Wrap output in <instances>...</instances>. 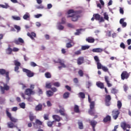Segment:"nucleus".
I'll return each mask as SVG.
<instances>
[{
	"label": "nucleus",
	"instance_id": "obj_1",
	"mask_svg": "<svg viewBox=\"0 0 131 131\" xmlns=\"http://www.w3.org/2000/svg\"><path fill=\"white\" fill-rule=\"evenodd\" d=\"M81 13V11H74L73 9H70L68 11L67 14V18H72V21L73 22H76L78 21V18H80V14Z\"/></svg>",
	"mask_w": 131,
	"mask_h": 131
},
{
	"label": "nucleus",
	"instance_id": "obj_2",
	"mask_svg": "<svg viewBox=\"0 0 131 131\" xmlns=\"http://www.w3.org/2000/svg\"><path fill=\"white\" fill-rule=\"evenodd\" d=\"M34 94H35V92H34V91L32 90V89H30V88H28L25 90V94L23 93H20V96L22 97V98H23L24 100H25V99H26V97H25V95L30 97L31 95H34Z\"/></svg>",
	"mask_w": 131,
	"mask_h": 131
},
{
	"label": "nucleus",
	"instance_id": "obj_3",
	"mask_svg": "<svg viewBox=\"0 0 131 131\" xmlns=\"http://www.w3.org/2000/svg\"><path fill=\"white\" fill-rule=\"evenodd\" d=\"M10 72L7 71L6 70L3 69H0V74L1 75H6V81L9 82L10 81V76H9Z\"/></svg>",
	"mask_w": 131,
	"mask_h": 131
},
{
	"label": "nucleus",
	"instance_id": "obj_4",
	"mask_svg": "<svg viewBox=\"0 0 131 131\" xmlns=\"http://www.w3.org/2000/svg\"><path fill=\"white\" fill-rule=\"evenodd\" d=\"M90 109L89 110V114L90 115H91V116H95V105L94 102H92L91 104L90 105Z\"/></svg>",
	"mask_w": 131,
	"mask_h": 131
},
{
	"label": "nucleus",
	"instance_id": "obj_5",
	"mask_svg": "<svg viewBox=\"0 0 131 131\" xmlns=\"http://www.w3.org/2000/svg\"><path fill=\"white\" fill-rule=\"evenodd\" d=\"M13 63L15 66L14 67V71L15 72H17V73H19V72H20V71H19V67H20V66H21V63H20V62H19L17 60H15L13 61Z\"/></svg>",
	"mask_w": 131,
	"mask_h": 131
},
{
	"label": "nucleus",
	"instance_id": "obj_6",
	"mask_svg": "<svg viewBox=\"0 0 131 131\" xmlns=\"http://www.w3.org/2000/svg\"><path fill=\"white\" fill-rule=\"evenodd\" d=\"M23 72H25V73H26L28 77H33V76H34V73L27 69L23 68Z\"/></svg>",
	"mask_w": 131,
	"mask_h": 131
},
{
	"label": "nucleus",
	"instance_id": "obj_7",
	"mask_svg": "<svg viewBox=\"0 0 131 131\" xmlns=\"http://www.w3.org/2000/svg\"><path fill=\"white\" fill-rule=\"evenodd\" d=\"M119 114H120V112L119 111L117 110H114L112 112V116L115 120H116L117 118H118V116H119Z\"/></svg>",
	"mask_w": 131,
	"mask_h": 131
},
{
	"label": "nucleus",
	"instance_id": "obj_8",
	"mask_svg": "<svg viewBox=\"0 0 131 131\" xmlns=\"http://www.w3.org/2000/svg\"><path fill=\"white\" fill-rule=\"evenodd\" d=\"M0 89L2 95H4L5 93V91H8L10 90V86L8 85L7 84H4V86H1Z\"/></svg>",
	"mask_w": 131,
	"mask_h": 131
},
{
	"label": "nucleus",
	"instance_id": "obj_9",
	"mask_svg": "<svg viewBox=\"0 0 131 131\" xmlns=\"http://www.w3.org/2000/svg\"><path fill=\"white\" fill-rule=\"evenodd\" d=\"M40 125H42V122H41L39 119H36L35 121V123H34V127L36 129L38 128H40Z\"/></svg>",
	"mask_w": 131,
	"mask_h": 131
},
{
	"label": "nucleus",
	"instance_id": "obj_10",
	"mask_svg": "<svg viewBox=\"0 0 131 131\" xmlns=\"http://www.w3.org/2000/svg\"><path fill=\"white\" fill-rule=\"evenodd\" d=\"M129 77V73H127L126 71H123L121 74V78L122 80H124V79H127Z\"/></svg>",
	"mask_w": 131,
	"mask_h": 131
},
{
	"label": "nucleus",
	"instance_id": "obj_11",
	"mask_svg": "<svg viewBox=\"0 0 131 131\" xmlns=\"http://www.w3.org/2000/svg\"><path fill=\"white\" fill-rule=\"evenodd\" d=\"M102 122L103 123H109L111 122V116L107 115L103 119Z\"/></svg>",
	"mask_w": 131,
	"mask_h": 131
},
{
	"label": "nucleus",
	"instance_id": "obj_12",
	"mask_svg": "<svg viewBox=\"0 0 131 131\" xmlns=\"http://www.w3.org/2000/svg\"><path fill=\"white\" fill-rule=\"evenodd\" d=\"M110 101H111V96L107 95L105 96V105L106 106H110Z\"/></svg>",
	"mask_w": 131,
	"mask_h": 131
},
{
	"label": "nucleus",
	"instance_id": "obj_13",
	"mask_svg": "<svg viewBox=\"0 0 131 131\" xmlns=\"http://www.w3.org/2000/svg\"><path fill=\"white\" fill-rule=\"evenodd\" d=\"M54 63L60 64V65L63 67V68H66V65H65V63H64V61L58 59L57 61L54 60Z\"/></svg>",
	"mask_w": 131,
	"mask_h": 131
},
{
	"label": "nucleus",
	"instance_id": "obj_14",
	"mask_svg": "<svg viewBox=\"0 0 131 131\" xmlns=\"http://www.w3.org/2000/svg\"><path fill=\"white\" fill-rule=\"evenodd\" d=\"M104 81L106 82L108 88H111L112 86V84L110 83V80H109V77L107 76H104Z\"/></svg>",
	"mask_w": 131,
	"mask_h": 131
},
{
	"label": "nucleus",
	"instance_id": "obj_15",
	"mask_svg": "<svg viewBox=\"0 0 131 131\" xmlns=\"http://www.w3.org/2000/svg\"><path fill=\"white\" fill-rule=\"evenodd\" d=\"M84 62V58L82 56H80L77 59V63L78 65H81V64H83Z\"/></svg>",
	"mask_w": 131,
	"mask_h": 131
},
{
	"label": "nucleus",
	"instance_id": "obj_16",
	"mask_svg": "<svg viewBox=\"0 0 131 131\" xmlns=\"http://www.w3.org/2000/svg\"><path fill=\"white\" fill-rule=\"evenodd\" d=\"M15 45H20V43H24V40L22 38H18V39H15L14 41Z\"/></svg>",
	"mask_w": 131,
	"mask_h": 131
},
{
	"label": "nucleus",
	"instance_id": "obj_17",
	"mask_svg": "<svg viewBox=\"0 0 131 131\" xmlns=\"http://www.w3.org/2000/svg\"><path fill=\"white\" fill-rule=\"evenodd\" d=\"M52 118L55 120V121H57V122H59V121H61V118L59 116L57 115H53L52 116Z\"/></svg>",
	"mask_w": 131,
	"mask_h": 131
},
{
	"label": "nucleus",
	"instance_id": "obj_18",
	"mask_svg": "<svg viewBox=\"0 0 131 131\" xmlns=\"http://www.w3.org/2000/svg\"><path fill=\"white\" fill-rule=\"evenodd\" d=\"M96 85L98 86V88H99V89H101V90H103V89H104V83L101 82V81H98L96 82Z\"/></svg>",
	"mask_w": 131,
	"mask_h": 131
},
{
	"label": "nucleus",
	"instance_id": "obj_19",
	"mask_svg": "<svg viewBox=\"0 0 131 131\" xmlns=\"http://www.w3.org/2000/svg\"><path fill=\"white\" fill-rule=\"evenodd\" d=\"M35 111H41L42 110V104L41 103H39L35 106Z\"/></svg>",
	"mask_w": 131,
	"mask_h": 131
},
{
	"label": "nucleus",
	"instance_id": "obj_20",
	"mask_svg": "<svg viewBox=\"0 0 131 131\" xmlns=\"http://www.w3.org/2000/svg\"><path fill=\"white\" fill-rule=\"evenodd\" d=\"M103 51L104 50H103V49L100 48H94L92 50V52H93V53H102Z\"/></svg>",
	"mask_w": 131,
	"mask_h": 131
},
{
	"label": "nucleus",
	"instance_id": "obj_21",
	"mask_svg": "<svg viewBox=\"0 0 131 131\" xmlns=\"http://www.w3.org/2000/svg\"><path fill=\"white\" fill-rule=\"evenodd\" d=\"M27 35L28 36L30 37L31 39H34V37H36V34H35V33L34 32H32L31 33H28Z\"/></svg>",
	"mask_w": 131,
	"mask_h": 131
},
{
	"label": "nucleus",
	"instance_id": "obj_22",
	"mask_svg": "<svg viewBox=\"0 0 131 131\" xmlns=\"http://www.w3.org/2000/svg\"><path fill=\"white\" fill-rule=\"evenodd\" d=\"M120 24H121L122 27H123V28H124V27H126V25H127L126 23L124 22V18L120 19Z\"/></svg>",
	"mask_w": 131,
	"mask_h": 131
},
{
	"label": "nucleus",
	"instance_id": "obj_23",
	"mask_svg": "<svg viewBox=\"0 0 131 131\" xmlns=\"http://www.w3.org/2000/svg\"><path fill=\"white\" fill-rule=\"evenodd\" d=\"M86 41H88V42H89L90 43H93L95 42V38L89 37L86 39Z\"/></svg>",
	"mask_w": 131,
	"mask_h": 131
},
{
	"label": "nucleus",
	"instance_id": "obj_24",
	"mask_svg": "<svg viewBox=\"0 0 131 131\" xmlns=\"http://www.w3.org/2000/svg\"><path fill=\"white\" fill-rule=\"evenodd\" d=\"M59 112L62 116H65V117H67L68 115L67 114L65 113V110H64V108H62L61 110H59Z\"/></svg>",
	"mask_w": 131,
	"mask_h": 131
},
{
	"label": "nucleus",
	"instance_id": "obj_25",
	"mask_svg": "<svg viewBox=\"0 0 131 131\" xmlns=\"http://www.w3.org/2000/svg\"><path fill=\"white\" fill-rule=\"evenodd\" d=\"M89 123H90V125H91V126H92V127L93 128L96 127V125H97V123H98L97 121L95 120L90 121Z\"/></svg>",
	"mask_w": 131,
	"mask_h": 131
},
{
	"label": "nucleus",
	"instance_id": "obj_26",
	"mask_svg": "<svg viewBox=\"0 0 131 131\" xmlns=\"http://www.w3.org/2000/svg\"><path fill=\"white\" fill-rule=\"evenodd\" d=\"M30 18V14L28 12H26V14L23 16V19L24 20H28Z\"/></svg>",
	"mask_w": 131,
	"mask_h": 131
},
{
	"label": "nucleus",
	"instance_id": "obj_27",
	"mask_svg": "<svg viewBox=\"0 0 131 131\" xmlns=\"http://www.w3.org/2000/svg\"><path fill=\"white\" fill-rule=\"evenodd\" d=\"M10 7V6L8 3H5V5L0 4V8H3V9H8Z\"/></svg>",
	"mask_w": 131,
	"mask_h": 131
},
{
	"label": "nucleus",
	"instance_id": "obj_28",
	"mask_svg": "<svg viewBox=\"0 0 131 131\" xmlns=\"http://www.w3.org/2000/svg\"><path fill=\"white\" fill-rule=\"evenodd\" d=\"M93 17H94L95 20H97V21H100V18L101 17V15H100V14L98 13H96L93 15Z\"/></svg>",
	"mask_w": 131,
	"mask_h": 131
},
{
	"label": "nucleus",
	"instance_id": "obj_29",
	"mask_svg": "<svg viewBox=\"0 0 131 131\" xmlns=\"http://www.w3.org/2000/svg\"><path fill=\"white\" fill-rule=\"evenodd\" d=\"M74 111L75 112V113H79V106H78L77 105H75Z\"/></svg>",
	"mask_w": 131,
	"mask_h": 131
},
{
	"label": "nucleus",
	"instance_id": "obj_30",
	"mask_svg": "<svg viewBox=\"0 0 131 131\" xmlns=\"http://www.w3.org/2000/svg\"><path fill=\"white\" fill-rule=\"evenodd\" d=\"M79 98L81 99H84L85 98V94L83 92H80L78 94Z\"/></svg>",
	"mask_w": 131,
	"mask_h": 131
},
{
	"label": "nucleus",
	"instance_id": "obj_31",
	"mask_svg": "<svg viewBox=\"0 0 131 131\" xmlns=\"http://www.w3.org/2000/svg\"><path fill=\"white\" fill-rule=\"evenodd\" d=\"M7 124L9 128H13V127H16V125H15L14 123L12 122H9L7 123Z\"/></svg>",
	"mask_w": 131,
	"mask_h": 131
},
{
	"label": "nucleus",
	"instance_id": "obj_32",
	"mask_svg": "<svg viewBox=\"0 0 131 131\" xmlns=\"http://www.w3.org/2000/svg\"><path fill=\"white\" fill-rule=\"evenodd\" d=\"M126 123L125 122H122L121 123V127L124 129V130H125L126 129Z\"/></svg>",
	"mask_w": 131,
	"mask_h": 131
},
{
	"label": "nucleus",
	"instance_id": "obj_33",
	"mask_svg": "<svg viewBox=\"0 0 131 131\" xmlns=\"http://www.w3.org/2000/svg\"><path fill=\"white\" fill-rule=\"evenodd\" d=\"M90 46H82L81 51H85V50H89Z\"/></svg>",
	"mask_w": 131,
	"mask_h": 131
},
{
	"label": "nucleus",
	"instance_id": "obj_34",
	"mask_svg": "<svg viewBox=\"0 0 131 131\" xmlns=\"http://www.w3.org/2000/svg\"><path fill=\"white\" fill-rule=\"evenodd\" d=\"M69 95H70V93H69V92L64 93L63 95V99H68V98H69Z\"/></svg>",
	"mask_w": 131,
	"mask_h": 131
},
{
	"label": "nucleus",
	"instance_id": "obj_35",
	"mask_svg": "<svg viewBox=\"0 0 131 131\" xmlns=\"http://www.w3.org/2000/svg\"><path fill=\"white\" fill-rule=\"evenodd\" d=\"M117 107L118 109H121V107H122V103L120 100L117 101Z\"/></svg>",
	"mask_w": 131,
	"mask_h": 131
},
{
	"label": "nucleus",
	"instance_id": "obj_36",
	"mask_svg": "<svg viewBox=\"0 0 131 131\" xmlns=\"http://www.w3.org/2000/svg\"><path fill=\"white\" fill-rule=\"evenodd\" d=\"M45 77H46V78H51L52 77V75L51 74V73L50 72H46L45 74Z\"/></svg>",
	"mask_w": 131,
	"mask_h": 131
},
{
	"label": "nucleus",
	"instance_id": "obj_37",
	"mask_svg": "<svg viewBox=\"0 0 131 131\" xmlns=\"http://www.w3.org/2000/svg\"><path fill=\"white\" fill-rule=\"evenodd\" d=\"M47 95L48 97H52L54 95V93L51 91H47Z\"/></svg>",
	"mask_w": 131,
	"mask_h": 131
},
{
	"label": "nucleus",
	"instance_id": "obj_38",
	"mask_svg": "<svg viewBox=\"0 0 131 131\" xmlns=\"http://www.w3.org/2000/svg\"><path fill=\"white\" fill-rule=\"evenodd\" d=\"M78 124L79 129H83V124L82 122H78Z\"/></svg>",
	"mask_w": 131,
	"mask_h": 131
},
{
	"label": "nucleus",
	"instance_id": "obj_39",
	"mask_svg": "<svg viewBox=\"0 0 131 131\" xmlns=\"http://www.w3.org/2000/svg\"><path fill=\"white\" fill-rule=\"evenodd\" d=\"M54 122H55V121H48L47 122V125L49 127H52L53 126V124H54Z\"/></svg>",
	"mask_w": 131,
	"mask_h": 131
},
{
	"label": "nucleus",
	"instance_id": "obj_40",
	"mask_svg": "<svg viewBox=\"0 0 131 131\" xmlns=\"http://www.w3.org/2000/svg\"><path fill=\"white\" fill-rule=\"evenodd\" d=\"M72 42V41H71V42L67 43L66 44V48L67 49H70V48H72L73 47V45L71 44Z\"/></svg>",
	"mask_w": 131,
	"mask_h": 131
},
{
	"label": "nucleus",
	"instance_id": "obj_41",
	"mask_svg": "<svg viewBox=\"0 0 131 131\" xmlns=\"http://www.w3.org/2000/svg\"><path fill=\"white\" fill-rule=\"evenodd\" d=\"M12 18L13 20H16L17 21L21 20V17H20L19 16H12Z\"/></svg>",
	"mask_w": 131,
	"mask_h": 131
},
{
	"label": "nucleus",
	"instance_id": "obj_42",
	"mask_svg": "<svg viewBox=\"0 0 131 131\" xmlns=\"http://www.w3.org/2000/svg\"><path fill=\"white\" fill-rule=\"evenodd\" d=\"M101 69L103 70V71H104V72H109V69H108V68L106 67H104L103 66L101 68Z\"/></svg>",
	"mask_w": 131,
	"mask_h": 131
},
{
	"label": "nucleus",
	"instance_id": "obj_43",
	"mask_svg": "<svg viewBox=\"0 0 131 131\" xmlns=\"http://www.w3.org/2000/svg\"><path fill=\"white\" fill-rule=\"evenodd\" d=\"M97 65V69H102V67H103V66H102V64H101V62H98L96 63Z\"/></svg>",
	"mask_w": 131,
	"mask_h": 131
},
{
	"label": "nucleus",
	"instance_id": "obj_44",
	"mask_svg": "<svg viewBox=\"0 0 131 131\" xmlns=\"http://www.w3.org/2000/svg\"><path fill=\"white\" fill-rule=\"evenodd\" d=\"M78 73L80 77H82V76H83V71L82 70H79Z\"/></svg>",
	"mask_w": 131,
	"mask_h": 131
},
{
	"label": "nucleus",
	"instance_id": "obj_45",
	"mask_svg": "<svg viewBox=\"0 0 131 131\" xmlns=\"http://www.w3.org/2000/svg\"><path fill=\"white\" fill-rule=\"evenodd\" d=\"M118 92V91L115 89V88H112V90H111V93L112 94H117V92Z\"/></svg>",
	"mask_w": 131,
	"mask_h": 131
},
{
	"label": "nucleus",
	"instance_id": "obj_46",
	"mask_svg": "<svg viewBox=\"0 0 131 131\" xmlns=\"http://www.w3.org/2000/svg\"><path fill=\"white\" fill-rule=\"evenodd\" d=\"M19 106L20 107V108H22V109H25V103L24 102H22L19 104Z\"/></svg>",
	"mask_w": 131,
	"mask_h": 131
},
{
	"label": "nucleus",
	"instance_id": "obj_47",
	"mask_svg": "<svg viewBox=\"0 0 131 131\" xmlns=\"http://www.w3.org/2000/svg\"><path fill=\"white\" fill-rule=\"evenodd\" d=\"M7 51L8 52V55H11V54H12V52H13V49H12V48L9 47L7 49Z\"/></svg>",
	"mask_w": 131,
	"mask_h": 131
},
{
	"label": "nucleus",
	"instance_id": "obj_48",
	"mask_svg": "<svg viewBox=\"0 0 131 131\" xmlns=\"http://www.w3.org/2000/svg\"><path fill=\"white\" fill-rule=\"evenodd\" d=\"M53 85L54 86H56V88H59V86H60V85H61V84H60V83L59 82H56L53 83Z\"/></svg>",
	"mask_w": 131,
	"mask_h": 131
},
{
	"label": "nucleus",
	"instance_id": "obj_49",
	"mask_svg": "<svg viewBox=\"0 0 131 131\" xmlns=\"http://www.w3.org/2000/svg\"><path fill=\"white\" fill-rule=\"evenodd\" d=\"M6 114H7V116H8V117H9V118H11L12 117V114H11V113H9V111L8 110H6Z\"/></svg>",
	"mask_w": 131,
	"mask_h": 131
},
{
	"label": "nucleus",
	"instance_id": "obj_50",
	"mask_svg": "<svg viewBox=\"0 0 131 131\" xmlns=\"http://www.w3.org/2000/svg\"><path fill=\"white\" fill-rule=\"evenodd\" d=\"M10 119L11 121H12V122L16 123V122H17V121H18V119H16L13 117L10 118Z\"/></svg>",
	"mask_w": 131,
	"mask_h": 131
},
{
	"label": "nucleus",
	"instance_id": "obj_51",
	"mask_svg": "<svg viewBox=\"0 0 131 131\" xmlns=\"http://www.w3.org/2000/svg\"><path fill=\"white\" fill-rule=\"evenodd\" d=\"M46 89H51L52 88V84L51 83H48L46 84Z\"/></svg>",
	"mask_w": 131,
	"mask_h": 131
},
{
	"label": "nucleus",
	"instance_id": "obj_52",
	"mask_svg": "<svg viewBox=\"0 0 131 131\" xmlns=\"http://www.w3.org/2000/svg\"><path fill=\"white\" fill-rule=\"evenodd\" d=\"M29 118H30V121H32L34 119V116H33V114H30Z\"/></svg>",
	"mask_w": 131,
	"mask_h": 131
},
{
	"label": "nucleus",
	"instance_id": "obj_53",
	"mask_svg": "<svg viewBox=\"0 0 131 131\" xmlns=\"http://www.w3.org/2000/svg\"><path fill=\"white\" fill-rule=\"evenodd\" d=\"M43 118H44L45 120H49V114H45L43 116Z\"/></svg>",
	"mask_w": 131,
	"mask_h": 131
},
{
	"label": "nucleus",
	"instance_id": "obj_54",
	"mask_svg": "<svg viewBox=\"0 0 131 131\" xmlns=\"http://www.w3.org/2000/svg\"><path fill=\"white\" fill-rule=\"evenodd\" d=\"M94 58L96 63H98L99 62H100V59H99V57H98V56H94Z\"/></svg>",
	"mask_w": 131,
	"mask_h": 131
},
{
	"label": "nucleus",
	"instance_id": "obj_55",
	"mask_svg": "<svg viewBox=\"0 0 131 131\" xmlns=\"http://www.w3.org/2000/svg\"><path fill=\"white\" fill-rule=\"evenodd\" d=\"M104 19H105V20H109V16H108V14H107V13H104Z\"/></svg>",
	"mask_w": 131,
	"mask_h": 131
},
{
	"label": "nucleus",
	"instance_id": "obj_56",
	"mask_svg": "<svg viewBox=\"0 0 131 131\" xmlns=\"http://www.w3.org/2000/svg\"><path fill=\"white\" fill-rule=\"evenodd\" d=\"M74 54L76 56H77L78 55H80L81 54V50H78V51L75 52Z\"/></svg>",
	"mask_w": 131,
	"mask_h": 131
},
{
	"label": "nucleus",
	"instance_id": "obj_57",
	"mask_svg": "<svg viewBox=\"0 0 131 131\" xmlns=\"http://www.w3.org/2000/svg\"><path fill=\"white\" fill-rule=\"evenodd\" d=\"M65 23H66V18H65V17H63L61 19V22L60 24H65Z\"/></svg>",
	"mask_w": 131,
	"mask_h": 131
},
{
	"label": "nucleus",
	"instance_id": "obj_58",
	"mask_svg": "<svg viewBox=\"0 0 131 131\" xmlns=\"http://www.w3.org/2000/svg\"><path fill=\"white\" fill-rule=\"evenodd\" d=\"M30 66H32V67H36V66H37V64H36L35 62L32 61L30 62Z\"/></svg>",
	"mask_w": 131,
	"mask_h": 131
},
{
	"label": "nucleus",
	"instance_id": "obj_59",
	"mask_svg": "<svg viewBox=\"0 0 131 131\" xmlns=\"http://www.w3.org/2000/svg\"><path fill=\"white\" fill-rule=\"evenodd\" d=\"M14 27L15 29H17V31H20V30H21V28H20L19 26L14 25Z\"/></svg>",
	"mask_w": 131,
	"mask_h": 131
},
{
	"label": "nucleus",
	"instance_id": "obj_60",
	"mask_svg": "<svg viewBox=\"0 0 131 131\" xmlns=\"http://www.w3.org/2000/svg\"><path fill=\"white\" fill-rule=\"evenodd\" d=\"M120 48H121L122 49H125V45H124V42H122L121 43L120 45Z\"/></svg>",
	"mask_w": 131,
	"mask_h": 131
},
{
	"label": "nucleus",
	"instance_id": "obj_61",
	"mask_svg": "<svg viewBox=\"0 0 131 131\" xmlns=\"http://www.w3.org/2000/svg\"><path fill=\"white\" fill-rule=\"evenodd\" d=\"M36 9H45V6H43L42 5H40L39 6H37Z\"/></svg>",
	"mask_w": 131,
	"mask_h": 131
},
{
	"label": "nucleus",
	"instance_id": "obj_62",
	"mask_svg": "<svg viewBox=\"0 0 131 131\" xmlns=\"http://www.w3.org/2000/svg\"><path fill=\"white\" fill-rule=\"evenodd\" d=\"M59 30H63L64 29V26L60 25L58 26Z\"/></svg>",
	"mask_w": 131,
	"mask_h": 131
},
{
	"label": "nucleus",
	"instance_id": "obj_63",
	"mask_svg": "<svg viewBox=\"0 0 131 131\" xmlns=\"http://www.w3.org/2000/svg\"><path fill=\"white\" fill-rule=\"evenodd\" d=\"M28 102H33V98L32 97H29L28 98H26Z\"/></svg>",
	"mask_w": 131,
	"mask_h": 131
},
{
	"label": "nucleus",
	"instance_id": "obj_64",
	"mask_svg": "<svg viewBox=\"0 0 131 131\" xmlns=\"http://www.w3.org/2000/svg\"><path fill=\"white\" fill-rule=\"evenodd\" d=\"M74 83H78V79L77 78H75L73 79Z\"/></svg>",
	"mask_w": 131,
	"mask_h": 131
}]
</instances>
